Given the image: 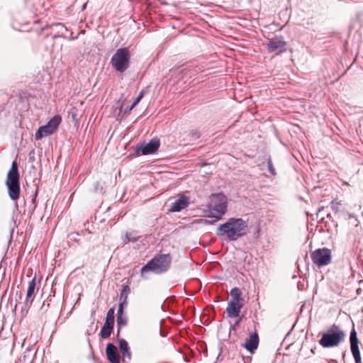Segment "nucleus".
<instances>
[{
	"label": "nucleus",
	"instance_id": "nucleus-19",
	"mask_svg": "<svg viewBox=\"0 0 363 363\" xmlns=\"http://www.w3.org/2000/svg\"><path fill=\"white\" fill-rule=\"evenodd\" d=\"M350 349L351 350H358V338L357 334L354 328H353L350 333Z\"/></svg>",
	"mask_w": 363,
	"mask_h": 363
},
{
	"label": "nucleus",
	"instance_id": "nucleus-1",
	"mask_svg": "<svg viewBox=\"0 0 363 363\" xmlns=\"http://www.w3.org/2000/svg\"><path fill=\"white\" fill-rule=\"evenodd\" d=\"M247 224L242 218H230L227 222L218 227L216 235L220 237L226 236L230 240H237L247 233Z\"/></svg>",
	"mask_w": 363,
	"mask_h": 363
},
{
	"label": "nucleus",
	"instance_id": "nucleus-6",
	"mask_svg": "<svg viewBox=\"0 0 363 363\" xmlns=\"http://www.w3.org/2000/svg\"><path fill=\"white\" fill-rule=\"evenodd\" d=\"M130 55L127 48H119L112 56L111 64L119 72H124L129 67Z\"/></svg>",
	"mask_w": 363,
	"mask_h": 363
},
{
	"label": "nucleus",
	"instance_id": "nucleus-33",
	"mask_svg": "<svg viewBox=\"0 0 363 363\" xmlns=\"http://www.w3.org/2000/svg\"><path fill=\"white\" fill-rule=\"evenodd\" d=\"M137 104L138 103H136L135 101H134L133 104L130 105V109H133Z\"/></svg>",
	"mask_w": 363,
	"mask_h": 363
},
{
	"label": "nucleus",
	"instance_id": "nucleus-22",
	"mask_svg": "<svg viewBox=\"0 0 363 363\" xmlns=\"http://www.w3.org/2000/svg\"><path fill=\"white\" fill-rule=\"evenodd\" d=\"M114 308H110L106 314V320L104 324L113 326L114 325Z\"/></svg>",
	"mask_w": 363,
	"mask_h": 363
},
{
	"label": "nucleus",
	"instance_id": "nucleus-14",
	"mask_svg": "<svg viewBox=\"0 0 363 363\" xmlns=\"http://www.w3.org/2000/svg\"><path fill=\"white\" fill-rule=\"evenodd\" d=\"M106 352L107 359L111 363H120V356L118 354L116 347L113 344L108 343L107 345Z\"/></svg>",
	"mask_w": 363,
	"mask_h": 363
},
{
	"label": "nucleus",
	"instance_id": "nucleus-29",
	"mask_svg": "<svg viewBox=\"0 0 363 363\" xmlns=\"http://www.w3.org/2000/svg\"><path fill=\"white\" fill-rule=\"evenodd\" d=\"M143 96H144V91H142L139 94V95L138 96V97L135 99V102L138 104V103L140 101V100L143 99Z\"/></svg>",
	"mask_w": 363,
	"mask_h": 363
},
{
	"label": "nucleus",
	"instance_id": "nucleus-15",
	"mask_svg": "<svg viewBox=\"0 0 363 363\" xmlns=\"http://www.w3.org/2000/svg\"><path fill=\"white\" fill-rule=\"evenodd\" d=\"M35 285L36 284L35 278H33L28 282L26 297L24 302L26 306H30L33 303V301L34 299L33 294L35 289Z\"/></svg>",
	"mask_w": 363,
	"mask_h": 363
},
{
	"label": "nucleus",
	"instance_id": "nucleus-30",
	"mask_svg": "<svg viewBox=\"0 0 363 363\" xmlns=\"http://www.w3.org/2000/svg\"><path fill=\"white\" fill-rule=\"evenodd\" d=\"M191 135L192 137H194L195 139L199 138V133L196 130H192L191 132Z\"/></svg>",
	"mask_w": 363,
	"mask_h": 363
},
{
	"label": "nucleus",
	"instance_id": "nucleus-31",
	"mask_svg": "<svg viewBox=\"0 0 363 363\" xmlns=\"http://www.w3.org/2000/svg\"><path fill=\"white\" fill-rule=\"evenodd\" d=\"M179 67L177 68H172L169 70V72L172 75H173L174 73H176V72H177L179 70Z\"/></svg>",
	"mask_w": 363,
	"mask_h": 363
},
{
	"label": "nucleus",
	"instance_id": "nucleus-3",
	"mask_svg": "<svg viewBox=\"0 0 363 363\" xmlns=\"http://www.w3.org/2000/svg\"><path fill=\"white\" fill-rule=\"evenodd\" d=\"M227 206V198L223 194H213L210 196L209 202L204 212L207 217L219 220L225 213Z\"/></svg>",
	"mask_w": 363,
	"mask_h": 363
},
{
	"label": "nucleus",
	"instance_id": "nucleus-5",
	"mask_svg": "<svg viewBox=\"0 0 363 363\" xmlns=\"http://www.w3.org/2000/svg\"><path fill=\"white\" fill-rule=\"evenodd\" d=\"M345 334L338 325H333L331 328L323 335L319 344L323 347L337 346L345 339Z\"/></svg>",
	"mask_w": 363,
	"mask_h": 363
},
{
	"label": "nucleus",
	"instance_id": "nucleus-7",
	"mask_svg": "<svg viewBox=\"0 0 363 363\" xmlns=\"http://www.w3.org/2000/svg\"><path fill=\"white\" fill-rule=\"evenodd\" d=\"M62 122L60 115L54 116L45 125L40 126L35 133V140H40L42 138L53 134Z\"/></svg>",
	"mask_w": 363,
	"mask_h": 363
},
{
	"label": "nucleus",
	"instance_id": "nucleus-36",
	"mask_svg": "<svg viewBox=\"0 0 363 363\" xmlns=\"http://www.w3.org/2000/svg\"><path fill=\"white\" fill-rule=\"evenodd\" d=\"M59 37H63V38H65V36L63 35V33H62V35H59Z\"/></svg>",
	"mask_w": 363,
	"mask_h": 363
},
{
	"label": "nucleus",
	"instance_id": "nucleus-17",
	"mask_svg": "<svg viewBox=\"0 0 363 363\" xmlns=\"http://www.w3.org/2000/svg\"><path fill=\"white\" fill-rule=\"evenodd\" d=\"M119 347L125 357H128L129 359L131 358V353L129 350L128 342L124 339L119 340Z\"/></svg>",
	"mask_w": 363,
	"mask_h": 363
},
{
	"label": "nucleus",
	"instance_id": "nucleus-26",
	"mask_svg": "<svg viewBox=\"0 0 363 363\" xmlns=\"http://www.w3.org/2000/svg\"><path fill=\"white\" fill-rule=\"evenodd\" d=\"M121 301L119 304L118 312L123 313L124 308L128 305V300H126V299H121Z\"/></svg>",
	"mask_w": 363,
	"mask_h": 363
},
{
	"label": "nucleus",
	"instance_id": "nucleus-24",
	"mask_svg": "<svg viewBox=\"0 0 363 363\" xmlns=\"http://www.w3.org/2000/svg\"><path fill=\"white\" fill-rule=\"evenodd\" d=\"M353 357L354 359L355 363H361V355L359 350H351Z\"/></svg>",
	"mask_w": 363,
	"mask_h": 363
},
{
	"label": "nucleus",
	"instance_id": "nucleus-21",
	"mask_svg": "<svg viewBox=\"0 0 363 363\" xmlns=\"http://www.w3.org/2000/svg\"><path fill=\"white\" fill-rule=\"evenodd\" d=\"M139 238L140 237L135 232H129V233L128 232L125 234V238L123 240V242L125 244H126L129 242H135L137 240H138Z\"/></svg>",
	"mask_w": 363,
	"mask_h": 363
},
{
	"label": "nucleus",
	"instance_id": "nucleus-25",
	"mask_svg": "<svg viewBox=\"0 0 363 363\" xmlns=\"http://www.w3.org/2000/svg\"><path fill=\"white\" fill-rule=\"evenodd\" d=\"M267 167L268 170L270 172L271 174L275 175L276 174V170L273 166L272 161L270 157L267 158Z\"/></svg>",
	"mask_w": 363,
	"mask_h": 363
},
{
	"label": "nucleus",
	"instance_id": "nucleus-13",
	"mask_svg": "<svg viewBox=\"0 0 363 363\" xmlns=\"http://www.w3.org/2000/svg\"><path fill=\"white\" fill-rule=\"evenodd\" d=\"M258 345L259 336L258 334L255 332L251 333L249 337L246 339L245 344H243V347L250 352L252 353L257 350Z\"/></svg>",
	"mask_w": 363,
	"mask_h": 363
},
{
	"label": "nucleus",
	"instance_id": "nucleus-28",
	"mask_svg": "<svg viewBox=\"0 0 363 363\" xmlns=\"http://www.w3.org/2000/svg\"><path fill=\"white\" fill-rule=\"evenodd\" d=\"M53 26L58 28L59 32H62V30H67V28L62 23H55Z\"/></svg>",
	"mask_w": 363,
	"mask_h": 363
},
{
	"label": "nucleus",
	"instance_id": "nucleus-10",
	"mask_svg": "<svg viewBox=\"0 0 363 363\" xmlns=\"http://www.w3.org/2000/svg\"><path fill=\"white\" fill-rule=\"evenodd\" d=\"M190 203L189 198L184 194H179L177 199H176L171 205L169 211L179 212L186 208Z\"/></svg>",
	"mask_w": 363,
	"mask_h": 363
},
{
	"label": "nucleus",
	"instance_id": "nucleus-2",
	"mask_svg": "<svg viewBox=\"0 0 363 363\" xmlns=\"http://www.w3.org/2000/svg\"><path fill=\"white\" fill-rule=\"evenodd\" d=\"M172 262V257L169 254H162L155 256L140 270V276L145 277V274L152 272L156 274H160L168 271Z\"/></svg>",
	"mask_w": 363,
	"mask_h": 363
},
{
	"label": "nucleus",
	"instance_id": "nucleus-9",
	"mask_svg": "<svg viewBox=\"0 0 363 363\" xmlns=\"http://www.w3.org/2000/svg\"><path fill=\"white\" fill-rule=\"evenodd\" d=\"M160 140L157 138H152L147 143H143L136 147L137 152H141V155H147L155 153L160 147Z\"/></svg>",
	"mask_w": 363,
	"mask_h": 363
},
{
	"label": "nucleus",
	"instance_id": "nucleus-8",
	"mask_svg": "<svg viewBox=\"0 0 363 363\" xmlns=\"http://www.w3.org/2000/svg\"><path fill=\"white\" fill-rule=\"evenodd\" d=\"M311 257L313 262L318 267L326 266L331 262V251L326 247L319 248L311 254Z\"/></svg>",
	"mask_w": 363,
	"mask_h": 363
},
{
	"label": "nucleus",
	"instance_id": "nucleus-12",
	"mask_svg": "<svg viewBox=\"0 0 363 363\" xmlns=\"http://www.w3.org/2000/svg\"><path fill=\"white\" fill-rule=\"evenodd\" d=\"M243 306L244 303L229 301L225 310L228 316L231 318L238 317Z\"/></svg>",
	"mask_w": 363,
	"mask_h": 363
},
{
	"label": "nucleus",
	"instance_id": "nucleus-18",
	"mask_svg": "<svg viewBox=\"0 0 363 363\" xmlns=\"http://www.w3.org/2000/svg\"><path fill=\"white\" fill-rule=\"evenodd\" d=\"M117 327H118V335L120 333V330L123 326H125L128 323V318L126 315H124L123 313H117Z\"/></svg>",
	"mask_w": 363,
	"mask_h": 363
},
{
	"label": "nucleus",
	"instance_id": "nucleus-20",
	"mask_svg": "<svg viewBox=\"0 0 363 363\" xmlns=\"http://www.w3.org/2000/svg\"><path fill=\"white\" fill-rule=\"evenodd\" d=\"M113 328V326L112 325L104 324L100 332L101 337L103 339L109 337L112 333Z\"/></svg>",
	"mask_w": 363,
	"mask_h": 363
},
{
	"label": "nucleus",
	"instance_id": "nucleus-11",
	"mask_svg": "<svg viewBox=\"0 0 363 363\" xmlns=\"http://www.w3.org/2000/svg\"><path fill=\"white\" fill-rule=\"evenodd\" d=\"M286 42L283 40V37H276L271 39L267 43V48L269 52H274L278 50L282 52L285 50Z\"/></svg>",
	"mask_w": 363,
	"mask_h": 363
},
{
	"label": "nucleus",
	"instance_id": "nucleus-34",
	"mask_svg": "<svg viewBox=\"0 0 363 363\" xmlns=\"http://www.w3.org/2000/svg\"><path fill=\"white\" fill-rule=\"evenodd\" d=\"M137 104L138 103H136L135 101H134L133 104L130 105V109H133Z\"/></svg>",
	"mask_w": 363,
	"mask_h": 363
},
{
	"label": "nucleus",
	"instance_id": "nucleus-23",
	"mask_svg": "<svg viewBox=\"0 0 363 363\" xmlns=\"http://www.w3.org/2000/svg\"><path fill=\"white\" fill-rule=\"evenodd\" d=\"M130 293V288L128 285H125L121 291L120 298L121 299L128 300L129 294Z\"/></svg>",
	"mask_w": 363,
	"mask_h": 363
},
{
	"label": "nucleus",
	"instance_id": "nucleus-4",
	"mask_svg": "<svg viewBox=\"0 0 363 363\" xmlns=\"http://www.w3.org/2000/svg\"><path fill=\"white\" fill-rule=\"evenodd\" d=\"M20 175L18 169V164L16 161L12 162L6 180V186L8 189V194L10 199L16 201L20 197Z\"/></svg>",
	"mask_w": 363,
	"mask_h": 363
},
{
	"label": "nucleus",
	"instance_id": "nucleus-35",
	"mask_svg": "<svg viewBox=\"0 0 363 363\" xmlns=\"http://www.w3.org/2000/svg\"><path fill=\"white\" fill-rule=\"evenodd\" d=\"M131 110H132V109H130V106H128V108H127L124 111V112H125V113H129Z\"/></svg>",
	"mask_w": 363,
	"mask_h": 363
},
{
	"label": "nucleus",
	"instance_id": "nucleus-32",
	"mask_svg": "<svg viewBox=\"0 0 363 363\" xmlns=\"http://www.w3.org/2000/svg\"><path fill=\"white\" fill-rule=\"evenodd\" d=\"M137 104L138 103H136L135 101H134L133 104L130 105V109H133Z\"/></svg>",
	"mask_w": 363,
	"mask_h": 363
},
{
	"label": "nucleus",
	"instance_id": "nucleus-27",
	"mask_svg": "<svg viewBox=\"0 0 363 363\" xmlns=\"http://www.w3.org/2000/svg\"><path fill=\"white\" fill-rule=\"evenodd\" d=\"M340 203L333 201L331 202V208L335 212L337 213L340 208Z\"/></svg>",
	"mask_w": 363,
	"mask_h": 363
},
{
	"label": "nucleus",
	"instance_id": "nucleus-16",
	"mask_svg": "<svg viewBox=\"0 0 363 363\" xmlns=\"http://www.w3.org/2000/svg\"><path fill=\"white\" fill-rule=\"evenodd\" d=\"M230 295L231 300L230 301L244 303V299L242 298L241 290L238 287H234L230 290Z\"/></svg>",
	"mask_w": 363,
	"mask_h": 363
}]
</instances>
